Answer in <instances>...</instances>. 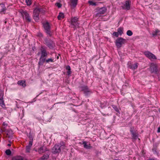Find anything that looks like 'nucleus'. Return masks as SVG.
<instances>
[{"label":"nucleus","mask_w":160,"mask_h":160,"mask_svg":"<svg viewBox=\"0 0 160 160\" xmlns=\"http://www.w3.org/2000/svg\"><path fill=\"white\" fill-rule=\"evenodd\" d=\"M40 52H38L37 55H39L41 54V56L39 59L38 64L39 65H42L44 63L45 59L46 58L49 53L47 51L46 48L44 47L41 46L40 49Z\"/></svg>","instance_id":"obj_1"},{"label":"nucleus","mask_w":160,"mask_h":160,"mask_svg":"<svg viewBox=\"0 0 160 160\" xmlns=\"http://www.w3.org/2000/svg\"><path fill=\"white\" fill-rule=\"evenodd\" d=\"M44 44L50 49H52L55 46V43L51 39H48L45 38L44 40Z\"/></svg>","instance_id":"obj_2"},{"label":"nucleus","mask_w":160,"mask_h":160,"mask_svg":"<svg viewBox=\"0 0 160 160\" xmlns=\"http://www.w3.org/2000/svg\"><path fill=\"white\" fill-rule=\"evenodd\" d=\"M126 42V40L121 37L117 39L115 42V44L118 48H120L122 47L123 44H125Z\"/></svg>","instance_id":"obj_3"},{"label":"nucleus","mask_w":160,"mask_h":160,"mask_svg":"<svg viewBox=\"0 0 160 160\" xmlns=\"http://www.w3.org/2000/svg\"><path fill=\"white\" fill-rule=\"evenodd\" d=\"M65 146L64 145H61L59 146L58 145H55L52 149V152L53 154L59 153L61 152V149L64 148Z\"/></svg>","instance_id":"obj_4"},{"label":"nucleus","mask_w":160,"mask_h":160,"mask_svg":"<svg viewBox=\"0 0 160 160\" xmlns=\"http://www.w3.org/2000/svg\"><path fill=\"white\" fill-rule=\"evenodd\" d=\"M71 24L73 26L74 29L76 28V27H79V23L78 22V18L77 17H75L72 18L71 20Z\"/></svg>","instance_id":"obj_5"},{"label":"nucleus","mask_w":160,"mask_h":160,"mask_svg":"<svg viewBox=\"0 0 160 160\" xmlns=\"http://www.w3.org/2000/svg\"><path fill=\"white\" fill-rule=\"evenodd\" d=\"M43 26L45 31V32L47 33V34L51 37L52 35V33L50 30V27L49 23L46 22L44 24Z\"/></svg>","instance_id":"obj_6"},{"label":"nucleus","mask_w":160,"mask_h":160,"mask_svg":"<svg viewBox=\"0 0 160 160\" xmlns=\"http://www.w3.org/2000/svg\"><path fill=\"white\" fill-rule=\"evenodd\" d=\"M150 71L152 73L155 74H158L159 72V70L157 65L156 64L152 63L150 67Z\"/></svg>","instance_id":"obj_7"},{"label":"nucleus","mask_w":160,"mask_h":160,"mask_svg":"<svg viewBox=\"0 0 160 160\" xmlns=\"http://www.w3.org/2000/svg\"><path fill=\"white\" fill-rule=\"evenodd\" d=\"M80 88L81 91H83L84 93L86 96L88 95L89 93L91 92V91L87 86L83 85L81 86Z\"/></svg>","instance_id":"obj_8"},{"label":"nucleus","mask_w":160,"mask_h":160,"mask_svg":"<svg viewBox=\"0 0 160 160\" xmlns=\"http://www.w3.org/2000/svg\"><path fill=\"white\" fill-rule=\"evenodd\" d=\"M130 132L132 134V138L136 140L138 138V133L135 131L134 127H131L130 128Z\"/></svg>","instance_id":"obj_9"},{"label":"nucleus","mask_w":160,"mask_h":160,"mask_svg":"<svg viewBox=\"0 0 160 160\" xmlns=\"http://www.w3.org/2000/svg\"><path fill=\"white\" fill-rule=\"evenodd\" d=\"M21 13L23 17L25 16L26 22H31V19L29 15L26 11H22Z\"/></svg>","instance_id":"obj_10"},{"label":"nucleus","mask_w":160,"mask_h":160,"mask_svg":"<svg viewBox=\"0 0 160 160\" xmlns=\"http://www.w3.org/2000/svg\"><path fill=\"white\" fill-rule=\"evenodd\" d=\"M107 11L106 8L104 7L101 8L99 9L98 12L96 14V16L97 17H100L101 15L104 14Z\"/></svg>","instance_id":"obj_11"},{"label":"nucleus","mask_w":160,"mask_h":160,"mask_svg":"<svg viewBox=\"0 0 160 160\" xmlns=\"http://www.w3.org/2000/svg\"><path fill=\"white\" fill-rule=\"evenodd\" d=\"M145 55L149 59H157L156 57L150 52L147 51L144 52Z\"/></svg>","instance_id":"obj_12"},{"label":"nucleus","mask_w":160,"mask_h":160,"mask_svg":"<svg viewBox=\"0 0 160 160\" xmlns=\"http://www.w3.org/2000/svg\"><path fill=\"white\" fill-rule=\"evenodd\" d=\"M47 151H49V150L46 147L44 146L40 147L38 150V152L40 154H42Z\"/></svg>","instance_id":"obj_13"},{"label":"nucleus","mask_w":160,"mask_h":160,"mask_svg":"<svg viewBox=\"0 0 160 160\" xmlns=\"http://www.w3.org/2000/svg\"><path fill=\"white\" fill-rule=\"evenodd\" d=\"M131 2L130 0H127L125 2V4L124 6H122V8L127 10H128L130 8V5Z\"/></svg>","instance_id":"obj_14"},{"label":"nucleus","mask_w":160,"mask_h":160,"mask_svg":"<svg viewBox=\"0 0 160 160\" xmlns=\"http://www.w3.org/2000/svg\"><path fill=\"white\" fill-rule=\"evenodd\" d=\"M42 10L43 9L42 8H36L33 10V15L39 16L40 12H42Z\"/></svg>","instance_id":"obj_15"},{"label":"nucleus","mask_w":160,"mask_h":160,"mask_svg":"<svg viewBox=\"0 0 160 160\" xmlns=\"http://www.w3.org/2000/svg\"><path fill=\"white\" fill-rule=\"evenodd\" d=\"M3 94L2 92H0V105L2 108H4L5 105L3 99Z\"/></svg>","instance_id":"obj_16"},{"label":"nucleus","mask_w":160,"mask_h":160,"mask_svg":"<svg viewBox=\"0 0 160 160\" xmlns=\"http://www.w3.org/2000/svg\"><path fill=\"white\" fill-rule=\"evenodd\" d=\"M7 134L6 137L12 138L13 134L12 131L11 129H8L6 132Z\"/></svg>","instance_id":"obj_17"},{"label":"nucleus","mask_w":160,"mask_h":160,"mask_svg":"<svg viewBox=\"0 0 160 160\" xmlns=\"http://www.w3.org/2000/svg\"><path fill=\"white\" fill-rule=\"evenodd\" d=\"M50 155L49 152H48L44 154L40 158L41 160H47L49 158Z\"/></svg>","instance_id":"obj_18"},{"label":"nucleus","mask_w":160,"mask_h":160,"mask_svg":"<svg viewBox=\"0 0 160 160\" xmlns=\"http://www.w3.org/2000/svg\"><path fill=\"white\" fill-rule=\"evenodd\" d=\"M128 67L129 68L132 69H135L138 68V63H136L134 64L133 65L131 63L128 64Z\"/></svg>","instance_id":"obj_19"},{"label":"nucleus","mask_w":160,"mask_h":160,"mask_svg":"<svg viewBox=\"0 0 160 160\" xmlns=\"http://www.w3.org/2000/svg\"><path fill=\"white\" fill-rule=\"evenodd\" d=\"M82 144L84 146V147L87 149H90L92 148V147L91 146L90 144H89V145L87 144L86 142L84 141L83 142Z\"/></svg>","instance_id":"obj_20"},{"label":"nucleus","mask_w":160,"mask_h":160,"mask_svg":"<svg viewBox=\"0 0 160 160\" xmlns=\"http://www.w3.org/2000/svg\"><path fill=\"white\" fill-rule=\"evenodd\" d=\"M78 0H71V6L73 7V8H74L76 6L78 3Z\"/></svg>","instance_id":"obj_21"},{"label":"nucleus","mask_w":160,"mask_h":160,"mask_svg":"<svg viewBox=\"0 0 160 160\" xmlns=\"http://www.w3.org/2000/svg\"><path fill=\"white\" fill-rule=\"evenodd\" d=\"M18 84L19 85L22 86V87L24 88L26 85L25 84V81L24 80L19 81L18 82Z\"/></svg>","instance_id":"obj_22"},{"label":"nucleus","mask_w":160,"mask_h":160,"mask_svg":"<svg viewBox=\"0 0 160 160\" xmlns=\"http://www.w3.org/2000/svg\"><path fill=\"white\" fill-rule=\"evenodd\" d=\"M23 157L20 156H17L12 157L11 160H23Z\"/></svg>","instance_id":"obj_23"},{"label":"nucleus","mask_w":160,"mask_h":160,"mask_svg":"<svg viewBox=\"0 0 160 160\" xmlns=\"http://www.w3.org/2000/svg\"><path fill=\"white\" fill-rule=\"evenodd\" d=\"M64 18V14L62 12H60L59 13L58 15V20H61V19H63Z\"/></svg>","instance_id":"obj_24"},{"label":"nucleus","mask_w":160,"mask_h":160,"mask_svg":"<svg viewBox=\"0 0 160 160\" xmlns=\"http://www.w3.org/2000/svg\"><path fill=\"white\" fill-rule=\"evenodd\" d=\"M123 28L122 27H120L118 28L117 32H118V33L119 34L121 35L123 33Z\"/></svg>","instance_id":"obj_25"},{"label":"nucleus","mask_w":160,"mask_h":160,"mask_svg":"<svg viewBox=\"0 0 160 160\" xmlns=\"http://www.w3.org/2000/svg\"><path fill=\"white\" fill-rule=\"evenodd\" d=\"M45 60L44 61V62H45L47 63H49L50 62H54V59H52V58H48V59H46V58L45 59Z\"/></svg>","instance_id":"obj_26"},{"label":"nucleus","mask_w":160,"mask_h":160,"mask_svg":"<svg viewBox=\"0 0 160 160\" xmlns=\"http://www.w3.org/2000/svg\"><path fill=\"white\" fill-rule=\"evenodd\" d=\"M160 31H159L158 29H156L155 31H153L152 32V36L153 37L156 36L157 34L158 33L160 32Z\"/></svg>","instance_id":"obj_27"},{"label":"nucleus","mask_w":160,"mask_h":160,"mask_svg":"<svg viewBox=\"0 0 160 160\" xmlns=\"http://www.w3.org/2000/svg\"><path fill=\"white\" fill-rule=\"evenodd\" d=\"M1 7H3V8L1 9V12H3L6 11V8L5 7L4 5L3 4H1Z\"/></svg>","instance_id":"obj_28"},{"label":"nucleus","mask_w":160,"mask_h":160,"mask_svg":"<svg viewBox=\"0 0 160 160\" xmlns=\"http://www.w3.org/2000/svg\"><path fill=\"white\" fill-rule=\"evenodd\" d=\"M33 18L36 22H38L39 21V16L33 15Z\"/></svg>","instance_id":"obj_29"},{"label":"nucleus","mask_w":160,"mask_h":160,"mask_svg":"<svg viewBox=\"0 0 160 160\" xmlns=\"http://www.w3.org/2000/svg\"><path fill=\"white\" fill-rule=\"evenodd\" d=\"M112 107L116 112H119V111L118 109V108L117 106L113 105L112 106Z\"/></svg>","instance_id":"obj_30"},{"label":"nucleus","mask_w":160,"mask_h":160,"mask_svg":"<svg viewBox=\"0 0 160 160\" xmlns=\"http://www.w3.org/2000/svg\"><path fill=\"white\" fill-rule=\"evenodd\" d=\"M88 3L91 5L95 6L96 5V3L92 1H88Z\"/></svg>","instance_id":"obj_31"},{"label":"nucleus","mask_w":160,"mask_h":160,"mask_svg":"<svg viewBox=\"0 0 160 160\" xmlns=\"http://www.w3.org/2000/svg\"><path fill=\"white\" fill-rule=\"evenodd\" d=\"M31 146L28 145L26 147V152H29Z\"/></svg>","instance_id":"obj_32"},{"label":"nucleus","mask_w":160,"mask_h":160,"mask_svg":"<svg viewBox=\"0 0 160 160\" xmlns=\"http://www.w3.org/2000/svg\"><path fill=\"white\" fill-rule=\"evenodd\" d=\"M132 34L133 33L131 30H128L127 32V34L129 36H131Z\"/></svg>","instance_id":"obj_33"},{"label":"nucleus","mask_w":160,"mask_h":160,"mask_svg":"<svg viewBox=\"0 0 160 160\" xmlns=\"http://www.w3.org/2000/svg\"><path fill=\"white\" fill-rule=\"evenodd\" d=\"M6 154L8 155H10L11 154V152L10 149H7L5 151Z\"/></svg>","instance_id":"obj_34"},{"label":"nucleus","mask_w":160,"mask_h":160,"mask_svg":"<svg viewBox=\"0 0 160 160\" xmlns=\"http://www.w3.org/2000/svg\"><path fill=\"white\" fill-rule=\"evenodd\" d=\"M25 2L28 6L30 5L32 3V0H25Z\"/></svg>","instance_id":"obj_35"},{"label":"nucleus","mask_w":160,"mask_h":160,"mask_svg":"<svg viewBox=\"0 0 160 160\" xmlns=\"http://www.w3.org/2000/svg\"><path fill=\"white\" fill-rule=\"evenodd\" d=\"M119 35V34L118 33V32H114L112 33V35L116 37H118Z\"/></svg>","instance_id":"obj_36"},{"label":"nucleus","mask_w":160,"mask_h":160,"mask_svg":"<svg viewBox=\"0 0 160 160\" xmlns=\"http://www.w3.org/2000/svg\"><path fill=\"white\" fill-rule=\"evenodd\" d=\"M2 128L3 131V132H6L7 131V130L6 128L4 126H2Z\"/></svg>","instance_id":"obj_37"},{"label":"nucleus","mask_w":160,"mask_h":160,"mask_svg":"<svg viewBox=\"0 0 160 160\" xmlns=\"http://www.w3.org/2000/svg\"><path fill=\"white\" fill-rule=\"evenodd\" d=\"M37 36L38 37H40V38L43 37V34L41 33L40 32H39L38 33Z\"/></svg>","instance_id":"obj_38"},{"label":"nucleus","mask_w":160,"mask_h":160,"mask_svg":"<svg viewBox=\"0 0 160 160\" xmlns=\"http://www.w3.org/2000/svg\"><path fill=\"white\" fill-rule=\"evenodd\" d=\"M56 5H57V6L58 7V8H60L62 7V4L59 3V2H57L56 3Z\"/></svg>","instance_id":"obj_39"},{"label":"nucleus","mask_w":160,"mask_h":160,"mask_svg":"<svg viewBox=\"0 0 160 160\" xmlns=\"http://www.w3.org/2000/svg\"><path fill=\"white\" fill-rule=\"evenodd\" d=\"M67 73L68 75H70L71 73V69L70 70H68V71L67 72Z\"/></svg>","instance_id":"obj_40"},{"label":"nucleus","mask_w":160,"mask_h":160,"mask_svg":"<svg viewBox=\"0 0 160 160\" xmlns=\"http://www.w3.org/2000/svg\"><path fill=\"white\" fill-rule=\"evenodd\" d=\"M32 142L33 140H30L29 142V145H28L32 146Z\"/></svg>","instance_id":"obj_41"},{"label":"nucleus","mask_w":160,"mask_h":160,"mask_svg":"<svg viewBox=\"0 0 160 160\" xmlns=\"http://www.w3.org/2000/svg\"><path fill=\"white\" fill-rule=\"evenodd\" d=\"M29 138L30 140H33V137H32V135L30 133H29Z\"/></svg>","instance_id":"obj_42"},{"label":"nucleus","mask_w":160,"mask_h":160,"mask_svg":"<svg viewBox=\"0 0 160 160\" xmlns=\"http://www.w3.org/2000/svg\"><path fill=\"white\" fill-rule=\"evenodd\" d=\"M66 69L68 70H70V69H71L69 65H67L66 66Z\"/></svg>","instance_id":"obj_43"},{"label":"nucleus","mask_w":160,"mask_h":160,"mask_svg":"<svg viewBox=\"0 0 160 160\" xmlns=\"http://www.w3.org/2000/svg\"><path fill=\"white\" fill-rule=\"evenodd\" d=\"M7 125H8L7 124H5V123L4 122L3 123V124H2V126H4V127H5V125H6V126H7Z\"/></svg>","instance_id":"obj_44"},{"label":"nucleus","mask_w":160,"mask_h":160,"mask_svg":"<svg viewBox=\"0 0 160 160\" xmlns=\"http://www.w3.org/2000/svg\"><path fill=\"white\" fill-rule=\"evenodd\" d=\"M157 132H160V127L158 128Z\"/></svg>","instance_id":"obj_45"},{"label":"nucleus","mask_w":160,"mask_h":160,"mask_svg":"<svg viewBox=\"0 0 160 160\" xmlns=\"http://www.w3.org/2000/svg\"><path fill=\"white\" fill-rule=\"evenodd\" d=\"M9 142L10 143H8V146H11V143H10L11 142L10 141H9Z\"/></svg>","instance_id":"obj_46"},{"label":"nucleus","mask_w":160,"mask_h":160,"mask_svg":"<svg viewBox=\"0 0 160 160\" xmlns=\"http://www.w3.org/2000/svg\"><path fill=\"white\" fill-rule=\"evenodd\" d=\"M0 132H1V133H2L3 132V131H2V128L0 129Z\"/></svg>","instance_id":"obj_47"},{"label":"nucleus","mask_w":160,"mask_h":160,"mask_svg":"<svg viewBox=\"0 0 160 160\" xmlns=\"http://www.w3.org/2000/svg\"><path fill=\"white\" fill-rule=\"evenodd\" d=\"M4 22H5V23L6 24L7 23V21H5Z\"/></svg>","instance_id":"obj_48"},{"label":"nucleus","mask_w":160,"mask_h":160,"mask_svg":"<svg viewBox=\"0 0 160 160\" xmlns=\"http://www.w3.org/2000/svg\"><path fill=\"white\" fill-rule=\"evenodd\" d=\"M57 58L58 59L59 58V56H58L57 57Z\"/></svg>","instance_id":"obj_49"},{"label":"nucleus","mask_w":160,"mask_h":160,"mask_svg":"<svg viewBox=\"0 0 160 160\" xmlns=\"http://www.w3.org/2000/svg\"><path fill=\"white\" fill-rule=\"evenodd\" d=\"M35 151L36 152H38V150H35Z\"/></svg>","instance_id":"obj_50"},{"label":"nucleus","mask_w":160,"mask_h":160,"mask_svg":"<svg viewBox=\"0 0 160 160\" xmlns=\"http://www.w3.org/2000/svg\"><path fill=\"white\" fill-rule=\"evenodd\" d=\"M24 110H22V112H24Z\"/></svg>","instance_id":"obj_51"},{"label":"nucleus","mask_w":160,"mask_h":160,"mask_svg":"<svg viewBox=\"0 0 160 160\" xmlns=\"http://www.w3.org/2000/svg\"><path fill=\"white\" fill-rule=\"evenodd\" d=\"M27 37V36H25V38H26V37Z\"/></svg>","instance_id":"obj_52"},{"label":"nucleus","mask_w":160,"mask_h":160,"mask_svg":"<svg viewBox=\"0 0 160 160\" xmlns=\"http://www.w3.org/2000/svg\"><path fill=\"white\" fill-rule=\"evenodd\" d=\"M115 160H118V159H115Z\"/></svg>","instance_id":"obj_53"},{"label":"nucleus","mask_w":160,"mask_h":160,"mask_svg":"<svg viewBox=\"0 0 160 160\" xmlns=\"http://www.w3.org/2000/svg\"><path fill=\"white\" fill-rule=\"evenodd\" d=\"M159 112H160V110L159 111Z\"/></svg>","instance_id":"obj_54"}]
</instances>
